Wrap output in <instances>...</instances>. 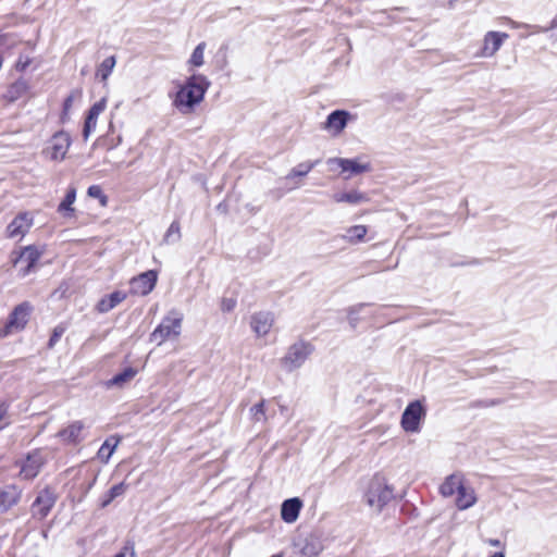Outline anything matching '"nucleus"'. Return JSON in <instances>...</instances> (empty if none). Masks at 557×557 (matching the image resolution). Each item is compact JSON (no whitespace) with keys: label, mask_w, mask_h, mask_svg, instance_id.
<instances>
[{"label":"nucleus","mask_w":557,"mask_h":557,"mask_svg":"<svg viewBox=\"0 0 557 557\" xmlns=\"http://www.w3.org/2000/svg\"><path fill=\"white\" fill-rule=\"evenodd\" d=\"M210 82L201 74H193L187 78L184 85H182L174 99L173 106L182 114H190L194 112L196 106H198L205 97Z\"/></svg>","instance_id":"nucleus-1"},{"label":"nucleus","mask_w":557,"mask_h":557,"mask_svg":"<svg viewBox=\"0 0 557 557\" xmlns=\"http://www.w3.org/2000/svg\"><path fill=\"white\" fill-rule=\"evenodd\" d=\"M182 322L183 314L180 311H170L150 334V341L160 346L168 339H176L182 331Z\"/></svg>","instance_id":"nucleus-2"},{"label":"nucleus","mask_w":557,"mask_h":557,"mask_svg":"<svg viewBox=\"0 0 557 557\" xmlns=\"http://www.w3.org/2000/svg\"><path fill=\"white\" fill-rule=\"evenodd\" d=\"M394 494L383 478H373L364 494L367 505L374 511L381 512L383 507L393 499Z\"/></svg>","instance_id":"nucleus-3"},{"label":"nucleus","mask_w":557,"mask_h":557,"mask_svg":"<svg viewBox=\"0 0 557 557\" xmlns=\"http://www.w3.org/2000/svg\"><path fill=\"white\" fill-rule=\"evenodd\" d=\"M312 352V346L305 342L293 344L286 355L281 359L282 368L287 372H293L300 368Z\"/></svg>","instance_id":"nucleus-4"},{"label":"nucleus","mask_w":557,"mask_h":557,"mask_svg":"<svg viewBox=\"0 0 557 557\" xmlns=\"http://www.w3.org/2000/svg\"><path fill=\"white\" fill-rule=\"evenodd\" d=\"M71 144V136L66 132H58L49 139L42 153L51 161H62L66 157Z\"/></svg>","instance_id":"nucleus-5"},{"label":"nucleus","mask_w":557,"mask_h":557,"mask_svg":"<svg viewBox=\"0 0 557 557\" xmlns=\"http://www.w3.org/2000/svg\"><path fill=\"white\" fill-rule=\"evenodd\" d=\"M329 169L333 170V164H337L344 178L348 180L354 175L367 173L371 171L370 162H362L361 158L346 159V158H330L326 161Z\"/></svg>","instance_id":"nucleus-6"},{"label":"nucleus","mask_w":557,"mask_h":557,"mask_svg":"<svg viewBox=\"0 0 557 557\" xmlns=\"http://www.w3.org/2000/svg\"><path fill=\"white\" fill-rule=\"evenodd\" d=\"M425 416V410L419 400L410 403L401 416V428L409 433L420 431V422Z\"/></svg>","instance_id":"nucleus-7"},{"label":"nucleus","mask_w":557,"mask_h":557,"mask_svg":"<svg viewBox=\"0 0 557 557\" xmlns=\"http://www.w3.org/2000/svg\"><path fill=\"white\" fill-rule=\"evenodd\" d=\"M34 224V214L28 211L20 212L7 226L5 233L9 238H23Z\"/></svg>","instance_id":"nucleus-8"},{"label":"nucleus","mask_w":557,"mask_h":557,"mask_svg":"<svg viewBox=\"0 0 557 557\" xmlns=\"http://www.w3.org/2000/svg\"><path fill=\"white\" fill-rule=\"evenodd\" d=\"M30 311L32 306L28 302H22L16 306L9 317L2 335L7 336L12 332L23 330L28 321Z\"/></svg>","instance_id":"nucleus-9"},{"label":"nucleus","mask_w":557,"mask_h":557,"mask_svg":"<svg viewBox=\"0 0 557 557\" xmlns=\"http://www.w3.org/2000/svg\"><path fill=\"white\" fill-rule=\"evenodd\" d=\"M508 37L509 36L507 33L494 30L487 32L483 37L482 47L480 51L476 53V57H494Z\"/></svg>","instance_id":"nucleus-10"},{"label":"nucleus","mask_w":557,"mask_h":557,"mask_svg":"<svg viewBox=\"0 0 557 557\" xmlns=\"http://www.w3.org/2000/svg\"><path fill=\"white\" fill-rule=\"evenodd\" d=\"M157 278V272L153 270L141 273L131 281L132 293L141 296L148 295L154 288Z\"/></svg>","instance_id":"nucleus-11"},{"label":"nucleus","mask_w":557,"mask_h":557,"mask_svg":"<svg viewBox=\"0 0 557 557\" xmlns=\"http://www.w3.org/2000/svg\"><path fill=\"white\" fill-rule=\"evenodd\" d=\"M274 323V317L271 312L259 311L250 317V327L258 337L267 336Z\"/></svg>","instance_id":"nucleus-12"},{"label":"nucleus","mask_w":557,"mask_h":557,"mask_svg":"<svg viewBox=\"0 0 557 557\" xmlns=\"http://www.w3.org/2000/svg\"><path fill=\"white\" fill-rule=\"evenodd\" d=\"M107 108V99L102 98L98 102L94 103L89 109L83 128V138L85 141L88 140L89 136L95 132L99 115Z\"/></svg>","instance_id":"nucleus-13"},{"label":"nucleus","mask_w":557,"mask_h":557,"mask_svg":"<svg viewBox=\"0 0 557 557\" xmlns=\"http://www.w3.org/2000/svg\"><path fill=\"white\" fill-rule=\"evenodd\" d=\"M349 113L343 110L332 112L323 124V128L333 136L339 135L347 125Z\"/></svg>","instance_id":"nucleus-14"},{"label":"nucleus","mask_w":557,"mask_h":557,"mask_svg":"<svg viewBox=\"0 0 557 557\" xmlns=\"http://www.w3.org/2000/svg\"><path fill=\"white\" fill-rule=\"evenodd\" d=\"M44 465L42 456L39 451H34L24 460L20 475L25 480L34 479L40 471Z\"/></svg>","instance_id":"nucleus-15"},{"label":"nucleus","mask_w":557,"mask_h":557,"mask_svg":"<svg viewBox=\"0 0 557 557\" xmlns=\"http://www.w3.org/2000/svg\"><path fill=\"white\" fill-rule=\"evenodd\" d=\"M85 425L82 421H73L66 428L60 430L57 434L64 443L78 444L84 440Z\"/></svg>","instance_id":"nucleus-16"},{"label":"nucleus","mask_w":557,"mask_h":557,"mask_svg":"<svg viewBox=\"0 0 557 557\" xmlns=\"http://www.w3.org/2000/svg\"><path fill=\"white\" fill-rule=\"evenodd\" d=\"M22 495V491L16 485H7L0 488V512H7L15 506Z\"/></svg>","instance_id":"nucleus-17"},{"label":"nucleus","mask_w":557,"mask_h":557,"mask_svg":"<svg viewBox=\"0 0 557 557\" xmlns=\"http://www.w3.org/2000/svg\"><path fill=\"white\" fill-rule=\"evenodd\" d=\"M54 503L55 497L51 491H41L33 504L34 513L40 518H45L53 507Z\"/></svg>","instance_id":"nucleus-18"},{"label":"nucleus","mask_w":557,"mask_h":557,"mask_svg":"<svg viewBox=\"0 0 557 557\" xmlns=\"http://www.w3.org/2000/svg\"><path fill=\"white\" fill-rule=\"evenodd\" d=\"M302 508V502L298 497L289 498L283 502L281 507L282 520L286 523H294Z\"/></svg>","instance_id":"nucleus-19"},{"label":"nucleus","mask_w":557,"mask_h":557,"mask_svg":"<svg viewBox=\"0 0 557 557\" xmlns=\"http://www.w3.org/2000/svg\"><path fill=\"white\" fill-rule=\"evenodd\" d=\"M39 252L36 248L28 246L23 249L20 257L15 260V264H23L25 263L24 268H21V275L26 276L30 273L34 265L39 260Z\"/></svg>","instance_id":"nucleus-20"},{"label":"nucleus","mask_w":557,"mask_h":557,"mask_svg":"<svg viewBox=\"0 0 557 557\" xmlns=\"http://www.w3.org/2000/svg\"><path fill=\"white\" fill-rule=\"evenodd\" d=\"M333 200L336 203H348L351 206H358L361 203H366L370 200L369 196L366 193L359 191L357 189H351L348 191L335 193L332 196Z\"/></svg>","instance_id":"nucleus-21"},{"label":"nucleus","mask_w":557,"mask_h":557,"mask_svg":"<svg viewBox=\"0 0 557 557\" xmlns=\"http://www.w3.org/2000/svg\"><path fill=\"white\" fill-rule=\"evenodd\" d=\"M476 503V495L474 490L462 483L461 487L457 492L456 507L459 510H466L471 508Z\"/></svg>","instance_id":"nucleus-22"},{"label":"nucleus","mask_w":557,"mask_h":557,"mask_svg":"<svg viewBox=\"0 0 557 557\" xmlns=\"http://www.w3.org/2000/svg\"><path fill=\"white\" fill-rule=\"evenodd\" d=\"M137 374V370L134 368H126L121 373L114 375L112 379L104 382V386L109 388L117 387L123 388L127 385Z\"/></svg>","instance_id":"nucleus-23"},{"label":"nucleus","mask_w":557,"mask_h":557,"mask_svg":"<svg viewBox=\"0 0 557 557\" xmlns=\"http://www.w3.org/2000/svg\"><path fill=\"white\" fill-rule=\"evenodd\" d=\"M76 200V188L71 186L69 187L64 199L58 206V212L64 219H71L74 216L75 208L73 207Z\"/></svg>","instance_id":"nucleus-24"},{"label":"nucleus","mask_w":557,"mask_h":557,"mask_svg":"<svg viewBox=\"0 0 557 557\" xmlns=\"http://www.w3.org/2000/svg\"><path fill=\"white\" fill-rule=\"evenodd\" d=\"M126 298V294L122 290H116L109 296L103 297L97 305V310L101 313L109 312Z\"/></svg>","instance_id":"nucleus-25"},{"label":"nucleus","mask_w":557,"mask_h":557,"mask_svg":"<svg viewBox=\"0 0 557 557\" xmlns=\"http://www.w3.org/2000/svg\"><path fill=\"white\" fill-rule=\"evenodd\" d=\"M463 483V478L460 474H450L440 486V493L443 497H450L457 494L458 490Z\"/></svg>","instance_id":"nucleus-26"},{"label":"nucleus","mask_w":557,"mask_h":557,"mask_svg":"<svg viewBox=\"0 0 557 557\" xmlns=\"http://www.w3.org/2000/svg\"><path fill=\"white\" fill-rule=\"evenodd\" d=\"M367 233L368 227L366 225H352L345 230L342 237L348 244L356 245L366 240Z\"/></svg>","instance_id":"nucleus-27"},{"label":"nucleus","mask_w":557,"mask_h":557,"mask_svg":"<svg viewBox=\"0 0 557 557\" xmlns=\"http://www.w3.org/2000/svg\"><path fill=\"white\" fill-rule=\"evenodd\" d=\"M318 163H319V160L301 162L289 171V173L285 176V180L292 181L295 177L306 176L312 171V169Z\"/></svg>","instance_id":"nucleus-28"},{"label":"nucleus","mask_w":557,"mask_h":557,"mask_svg":"<svg viewBox=\"0 0 557 557\" xmlns=\"http://www.w3.org/2000/svg\"><path fill=\"white\" fill-rule=\"evenodd\" d=\"M127 487L128 485L125 482H121L119 484L113 485L109 490V492L101 498L100 506L102 508L107 507L113 499L122 496L126 492Z\"/></svg>","instance_id":"nucleus-29"},{"label":"nucleus","mask_w":557,"mask_h":557,"mask_svg":"<svg viewBox=\"0 0 557 557\" xmlns=\"http://www.w3.org/2000/svg\"><path fill=\"white\" fill-rule=\"evenodd\" d=\"M119 440L115 437H109L104 441L98 450V457L103 461L108 462L113 451L117 447Z\"/></svg>","instance_id":"nucleus-30"},{"label":"nucleus","mask_w":557,"mask_h":557,"mask_svg":"<svg viewBox=\"0 0 557 557\" xmlns=\"http://www.w3.org/2000/svg\"><path fill=\"white\" fill-rule=\"evenodd\" d=\"M116 64L115 57L111 55L106 58L97 69L96 75L100 77L102 82H106L112 73Z\"/></svg>","instance_id":"nucleus-31"},{"label":"nucleus","mask_w":557,"mask_h":557,"mask_svg":"<svg viewBox=\"0 0 557 557\" xmlns=\"http://www.w3.org/2000/svg\"><path fill=\"white\" fill-rule=\"evenodd\" d=\"M206 42H200L196 46L194 51L190 54V58L187 61V64L191 67H200L205 63V50H206Z\"/></svg>","instance_id":"nucleus-32"},{"label":"nucleus","mask_w":557,"mask_h":557,"mask_svg":"<svg viewBox=\"0 0 557 557\" xmlns=\"http://www.w3.org/2000/svg\"><path fill=\"white\" fill-rule=\"evenodd\" d=\"M321 550L322 546L314 537L306 539V542L301 547V554L306 557H317Z\"/></svg>","instance_id":"nucleus-33"},{"label":"nucleus","mask_w":557,"mask_h":557,"mask_svg":"<svg viewBox=\"0 0 557 557\" xmlns=\"http://www.w3.org/2000/svg\"><path fill=\"white\" fill-rule=\"evenodd\" d=\"M82 94L83 92L81 89H75V90H72L71 94L65 98L64 103H63V111H62V115H61L62 121H65L69 119L70 111L72 109L74 101L79 100L82 98Z\"/></svg>","instance_id":"nucleus-34"},{"label":"nucleus","mask_w":557,"mask_h":557,"mask_svg":"<svg viewBox=\"0 0 557 557\" xmlns=\"http://www.w3.org/2000/svg\"><path fill=\"white\" fill-rule=\"evenodd\" d=\"M180 239H181V227H180L178 222L174 221L169 226L163 240L166 244H172V243L178 242Z\"/></svg>","instance_id":"nucleus-35"},{"label":"nucleus","mask_w":557,"mask_h":557,"mask_svg":"<svg viewBox=\"0 0 557 557\" xmlns=\"http://www.w3.org/2000/svg\"><path fill=\"white\" fill-rule=\"evenodd\" d=\"M251 418L256 422L265 420V409H264V400L256 404L250 408Z\"/></svg>","instance_id":"nucleus-36"},{"label":"nucleus","mask_w":557,"mask_h":557,"mask_svg":"<svg viewBox=\"0 0 557 557\" xmlns=\"http://www.w3.org/2000/svg\"><path fill=\"white\" fill-rule=\"evenodd\" d=\"M10 424L9 405L7 403L0 404V431Z\"/></svg>","instance_id":"nucleus-37"},{"label":"nucleus","mask_w":557,"mask_h":557,"mask_svg":"<svg viewBox=\"0 0 557 557\" xmlns=\"http://www.w3.org/2000/svg\"><path fill=\"white\" fill-rule=\"evenodd\" d=\"M88 196L100 199L102 206L107 205V197L103 195L102 189L98 185H92L87 190Z\"/></svg>","instance_id":"nucleus-38"},{"label":"nucleus","mask_w":557,"mask_h":557,"mask_svg":"<svg viewBox=\"0 0 557 557\" xmlns=\"http://www.w3.org/2000/svg\"><path fill=\"white\" fill-rule=\"evenodd\" d=\"M236 299L235 298H223L221 301V310L223 312H231L236 307Z\"/></svg>","instance_id":"nucleus-39"},{"label":"nucleus","mask_w":557,"mask_h":557,"mask_svg":"<svg viewBox=\"0 0 557 557\" xmlns=\"http://www.w3.org/2000/svg\"><path fill=\"white\" fill-rule=\"evenodd\" d=\"M63 333H64V327L57 326L53 330L52 335H51V337L49 339V347H53L59 342V339L61 338Z\"/></svg>","instance_id":"nucleus-40"},{"label":"nucleus","mask_w":557,"mask_h":557,"mask_svg":"<svg viewBox=\"0 0 557 557\" xmlns=\"http://www.w3.org/2000/svg\"><path fill=\"white\" fill-rule=\"evenodd\" d=\"M30 64V59L28 57L21 55L18 60L16 61L15 67L17 71H25L28 65Z\"/></svg>","instance_id":"nucleus-41"},{"label":"nucleus","mask_w":557,"mask_h":557,"mask_svg":"<svg viewBox=\"0 0 557 557\" xmlns=\"http://www.w3.org/2000/svg\"><path fill=\"white\" fill-rule=\"evenodd\" d=\"M114 557H136V554L132 545H126Z\"/></svg>","instance_id":"nucleus-42"},{"label":"nucleus","mask_w":557,"mask_h":557,"mask_svg":"<svg viewBox=\"0 0 557 557\" xmlns=\"http://www.w3.org/2000/svg\"><path fill=\"white\" fill-rule=\"evenodd\" d=\"M487 543H488V545H491L493 547H504V544L498 539H490V540H487Z\"/></svg>","instance_id":"nucleus-43"},{"label":"nucleus","mask_w":557,"mask_h":557,"mask_svg":"<svg viewBox=\"0 0 557 557\" xmlns=\"http://www.w3.org/2000/svg\"><path fill=\"white\" fill-rule=\"evenodd\" d=\"M26 88V84L24 82H17L15 83L12 87H11V91L12 90H16V91H20V90H24Z\"/></svg>","instance_id":"nucleus-44"},{"label":"nucleus","mask_w":557,"mask_h":557,"mask_svg":"<svg viewBox=\"0 0 557 557\" xmlns=\"http://www.w3.org/2000/svg\"><path fill=\"white\" fill-rule=\"evenodd\" d=\"M356 311H357V309H356V308H352V309L350 310V312H349V322H350V324L352 325V327H355V326H356V323H357V319H355V318L352 317L354 312H356Z\"/></svg>","instance_id":"nucleus-45"},{"label":"nucleus","mask_w":557,"mask_h":557,"mask_svg":"<svg viewBox=\"0 0 557 557\" xmlns=\"http://www.w3.org/2000/svg\"><path fill=\"white\" fill-rule=\"evenodd\" d=\"M546 30H547V28H541V27L535 26L533 33H540V32H546Z\"/></svg>","instance_id":"nucleus-46"},{"label":"nucleus","mask_w":557,"mask_h":557,"mask_svg":"<svg viewBox=\"0 0 557 557\" xmlns=\"http://www.w3.org/2000/svg\"><path fill=\"white\" fill-rule=\"evenodd\" d=\"M490 557H505V554L503 552H498V553H494L492 556Z\"/></svg>","instance_id":"nucleus-47"},{"label":"nucleus","mask_w":557,"mask_h":557,"mask_svg":"<svg viewBox=\"0 0 557 557\" xmlns=\"http://www.w3.org/2000/svg\"><path fill=\"white\" fill-rule=\"evenodd\" d=\"M552 27H557V18H554L552 22Z\"/></svg>","instance_id":"nucleus-48"},{"label":"nucleus","mask_w":557,"mask_h":557,"mask_svg":"<svg viewBox=\"0 0 557 557\" xmlns=\"http://www.w3.org/2000/svg\"><path fill=\"white\" fill-rule=\"evenodd\" d=\"M336 170H339V168L337 166V164H333V170L332 171H336Z\"/></svg>","instance_id":"nucleus-49"},{"label":"nucleus","mask_w":557,"mask_h":557,"mask_svg":"<svg viewBox=\"0 0 557 557\" xmlns=\"http://www.w3.org/2000/svg\"><path fill=\"white\" fill-rule=\"evenodd\" d=\"M300 185L299 184H294L290 188L294 189V188H298Z\"/></svg>","instance_id":"nucleus-50"},{"label":"nucleus","mask_w":557,"mask_h":557,"mask_svg":"<svg viewBox=\"0 0 557 557\" xmlns=\"http://www.w3.org/2000/svg\"><path fill=\"white\" fill-rule=\"evenodd\" d=\"M272 557H280V556L275 555V556H272Z\"/></svg>","instance_id":"nucleus-51"}]
</instances>
